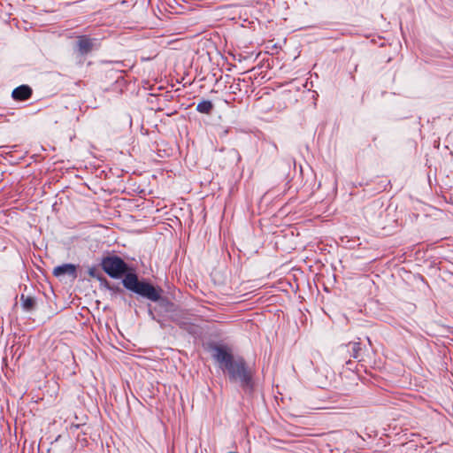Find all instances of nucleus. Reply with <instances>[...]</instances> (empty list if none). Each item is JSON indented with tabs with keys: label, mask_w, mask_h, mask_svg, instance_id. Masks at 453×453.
Here are the masks:
<instances>
[{
	"label": "nucleus",
	"mask_w": 453,
	"mask_h": 453,
	"mask_svg": "<svg viewBox=\"0 0 453 453\" xmlns=\"http://www.w3.org/2000/svg\"><path fill=\"white\" fill-rule=\"evenodd\" d=\"M104 272L112 279H121L123 287L150 301L159 302L167 311H172L174 304L161 297V288H157L147 280H140L137 273L120 257L112 255L104 257L101 260Z\"/></svg>",
	"instance_id": "f257e3e1"
},
{
	"label": "nucleus",
	"mask_w": 453,
	"mask_h": 453,
	"mask_svg": "<svg viewBox=\"0 0 453 453\" xmlns=\"http://www.w3.org/2000/svg\"><path fill=\"white\" fill-rule=\"evenodd\" d=\"M213 349L214 359L219 362V367L227 373L229 380L239 382L243 390L252 392L254 389L252 372L247 366L244 358L234 357L222 346H216Z\"/></svg>",
	"instance_id": "f03ea898"
},
{
	"label": "nucleus",
	"mask_w": 453,
	"mask_h": 453,
	"mask_svg": "<svg viewBox=\"0 0 453 453\" xmlns=\"http://www.w3.org/2000/svg\"><path fill=\"white\" fill-rule=\"evenodd\" d=\"M99 43L97 39L91 38L88 35H79L73 44V50L81 57L90 54L93 50H97Z\"/></svg>",
	"instance_id": "7ed1b4c3"
},
{
	"label": "nucleus",
	"mask_w": 453,
	"mask_h": 453,
	"mask_svg": "<svg viewBox=\"0 0 453 453\" xmlns=\"http://www.w3.org/2000/svg\"><path fill=\"white\" fill-rule=\"evenodd\" d=\"M53 275L56 277L68 275L72 279L77 278V266L73 264H64L54 268Z\"/></svg>",
	"instance_id": "20e7f679"
},
{
	"label": "nucleus",
	"mask_w": 453,
	"mask_h": 453,
	"mask_svg": "<svg viewBox=\"0 0 453 453\" xmlns=\"http://www.w3.org/2000/svg\"><path fill=\"white\" fill-rule=\"evenodd\" d=\"M32 88L27 85H20L13 89L12 96L16 101H25L31 97Z\"/></svg>",
	"instance_id": "39448f33"
},
{
	"label": "nucleus",
	"mask_w": 453,
	"mask_h": 453,
	"mask_svg": "<svg viewBox=\"0 0 453 453\" xmlns=\"http://www.w3.org/2000/svg\"><path fill=\"white\" fill-rule=\"evenodd\" d=\"M20 302L23 310L27 312L33 311L35 309L36 301L34 297L30 296H26L22 294L20 296Z\"/></svg>",
	"instance_id": "423d86ee"
},
{
	"label": "nucleus",
	"mask_w": 453,
	"mask_h": 453,
	"mask_svg": "<svg viewBox=\"0 0 453 453\" xmlns=\"http://www.w3.org/2000/svg\"><path fill=\"white\" fill-rule=\"evenodd\" d=\"M172 321L177 324L181 329L187 330L191 333L190 329L192 327L191 323L188 322L186 318H184L180 313H174L171 316Z\"/></svg>",
	"instance_id": "0eeeda50"
},
{
	"label": "nucleus",
	"mask_w": 453,
	"mask_h": 453,
	"mask_svg": "<svg viewBox=\"0 0 453 453\" xmlns=\"http://www.w3.org/2000/svg\"><path fill=\"white\" fill-rule=\"evenodd\" d=\"M214 108L213 104L210 100H203L196 105V111L200 113L211 114Z\"/></svg>",
	"instance_id": "6e6552de"
},
{
	"label": "nucleus",
	"mask_w": 453,
	"mask_h": 453,
	"mask_svg": "<svg viewBox=\"0 0 453 453\" xmlns=\"http://www.w3.org/2000/svg\"><path fill=\"white\" fill-rule=\"evenodd\" d=\"M348 347L350 349V356L355 359H359L362 349L360 342H349Z\"/></svg>",
	"instance_id": "1a4fd4ad"
},
{
	"label": "nucleus",
	"mask_w": 453,
	"mask_h": 453,
	"mask_svg": "<svg viewBox=\"0 0 453 453\" xmlns=\"http://www.w3.org/2000/svg\"><path fill=\"white\" fill-rule=\"evenodd\" d=\"M88 274H89V276H90V277H92V278H96V279H97V280H98V278H100V277H101V275H102V274L98 272V270H97L96 267H94V266H93V267H90V268L88 269Z\"/></svg>",
	"instance_id": "9d476101"
},
{
	"label": "nucleus",
	"mask_w": 453,
	"mask_h": 453,
	"mask_svg": "<svg viewBox=\"0 0 453 453\" xmlns=\"http://www.w3.org/2000/svg\"><path fill=\"white\" fill-rule=\"evenodd\" d=\"M98 280L100 281L101 287L106 288L107 290L110 288L111 283L107 280L103 275H101L100 278H98Z\"/></svg>",
	"instance_id": "9b49d317"
},
{
	"label": "nucleus",
	"mask_w": 453,
	"mask_h": 453,
	"mask_svg": "<svg viewBox=\"0 0 453 453\" xmlns=\"http://www.w3.org/2000/svg\"><path fill=\"white\" fill-rule=\"evenodd\" d=\"M112 294H118L123 292V289L119 285H113L111 284L110 288L108 289Z\"/></svg>",
	"instance_id": "f8f14e48"
},
{
	"label": "nucleus",
	"mask_w": 453,
	"mask_h": 453,
	"mask_svg": "<svg viewBox=\"0 0 453 453\" xmlns=\"http://www.w3.org/2000/svg\"><path fill=\"white\" fill-rule=\"evenodd\" d=\"M149 315H150V317L153 320H156V321H157L158 323H160V321H159L158 319H156V317H155V315H154L153 311H151V309H149Z\"/></svg>",
	"instance_id": "ddd939ff"
}]
</instances>
